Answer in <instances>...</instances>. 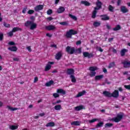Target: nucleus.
<instances>
[{
  "instance_id": "1",
  "label": "nucleus",
  "mask_w": 130,
  "mask_h": 130,
  "mask_svg": "<svg viewBox=\"0 0 130 130\" xmlns=\"http://www.w3.org/2000/svg\"><path fill=\"white\" fill-rule=\"evenodd\" d=\"M24 26L27 28L30 27V30H34L37 28V24L34 23V21H27L24 23Z\"/></svg>"
},
{
  "instance_id": "2",
  "label": "nucleus",
  "mask_w": 130,
  "mask_h": 130,
  "mask_svg": "<svg viewBox=\"0 0 130 130\" xmlns=\"http://www.w3.org/2000/svg\"><path fill=\"white\" fill-rule=\"evenodd\" d=\"M78 34V31L74 29H70L69 31H67L66 35L67 38H72L73 35H76Z\"/></svg>"
},
{
  "instance_id": "3",
  "label": "nucleus",
  "mask_w": 130,
  "mask_h": 130,
  "mask_svg": "<svg viewBox=\"0 0 130 130\" xmlns=\"http://www.w3.org/2000/svg\"><path fill=\"white\" fill-rule=\"evenodd\" d=\"M123 118V115L121 114H118L117 115V116L115 118H113L112 119L113 121H114L115 122H119L120 120H121V119Z\"/></svg>"
},
{
  "instance_id": "4",
  "label": "nucleus",
  "mask_w": 130,
  "mask_h": 130,
  "mask_svg": "<svg viewBox=\"0 0 130 130\" xmlns=\"http://www.w3.org/2000/svg\"><path fill=\"white\" fill-rule=\"evenodd\" d=\"M66 51L69 54H74L75 53V48L71 47L70 46H67L66 48Z\"/></svg>"
},
{
  "instance_id": "5",
  "label": "nucleus",
  "mask_w": 130,
  "mask_h": 130,
  "mask_svg": "<svg viewBox=\"0 0 130 130\" xmlns=\"http://www.w3.org/2000/svg\"><path fill=\"white\" fill-rule=\"evenodd\" d=\"M84 57H88V58H91L94 56V54L92 53H89L88 52H84L83 53Z\"/></svg>"
},
{
  "instance_id": "6",
  "label": "nucleus",
  "mask_w": 130,
  "mask_h": 130,
  "mask_svg": "<svg viewBox=\"0 0 130 130\" xmlns=\"http://www.w3.org/2000/svg\"><path fill=\"white\" fill-rule=\"evenodd\" d=\"M43 8H44V6L43 5H39L35 7L34 10L35 12H39L40 11H42V10H43Z\"/></svg>"
},
{
  "instance_id": "7",
  "label": "nucleus",
  "mask_w": 130,
  "mask_h": 130,
  "mask_svg": "<svg viewBox=\"0 0 130 130\" xmlns=\"http://www.w3.org/2000/svg\"><path fill=\"white\" fill-rule=\"evenodd\" d=\"M96 7H94L95 10H100L102 8V2H100L99 0H98L96 3Z\"/></svg>"
},
{
  "instance_id": "8",
  "label": "nucleus",
  "mask_w": 130,
  "mask_h": 130,
  "mask_svg": "<svg viewBox=\"0 0 130 130\" xmlns=\"http://www.w3.org/2000/svg\"><path fill=\"white\" fill-rule=\"evenodd\" d=\"M122 64H123V68H125V69L130 68V61L124 60L122 62Z\"/></svg>"
},
{
  "instance_id": "9",
  "label": "nucleus",
  "mask_w": 130,
  "mask_h": 130,
  "mask_svg": "<svg viewBox=\"0 0 130 130\" xmlns=\"http://www.w3.org/2000/svg\"><path fill=\"white\" fill-rule=\"evenodd\" d=\"M119 96V92L117 90H115L112 93H111V96L114 98H117Z\"/></svg>"
},
{
  "instance_id": "10",
  "label": "nucleus",
  "mask_w": 130,
  "mask_h": 130,
  "mask_svg": "<svg viewBox=\"0 0 130 130\" xmlns=\"http://www.w3.org/2000/svg\"><path fill=\"white\" fill-rule=\"evenodd\" d=\"M101 17V20L102 21H108L110 19V17L109 16H107L106 14L102 15L100 16Z\"/></svg>"
},
{
  "instance_id": "11",
  "label": "nucleus",
  "mask_w": 130,
  "mask_h": 130,
  "mask_svg": "<svg viewBox=\"0 0 130 130\" xmlns=\"http://www.w3.org/2000/svg\"><path fill=\"white\" fill-rule=\"evenodd\" d=\"M120 11L123 13V14H125L126 13H128V10L126 8V7L124 6H121L120 7Z\"/></svg>"
},
{
  "instance_id": "12",
  "label": "nucleus",
  "mask_w": 130,
  "mask_h": 130,
  "mask_svg": "<svg viewBox=\"0 0 130 130\" xmlns=\"http://www.w3.org/2000/svg\"><path fill=\"white\" fill-rule=\"evenodd\" d=\"M55 29V26L53 25H50L46 26V30H48V31H52V30H54Z\"/></svg>"
},
{
  "instance_id": "13",
  "label": "nucleus",
  "mask_w": 130,
  "mask_h": 130,
  "mask_svg": "<svg viewBox=\"0 0 130 130\" xmlns=\"http://www.w3.org/2000/svg\"><path fill=\"white\" fill-rule=\"evenodd\" d=\"M83 109H85V108L83 105H80L79 106H77L75 107V110H76V111H80V110H82Z\"/></svg>"
},
{
  "instance_id": "14",
  "label": "nucleus",
  "mask_w": 130,
  "mask_h": 130,
  "mask_svg": "<svg viewBox=\"0 0 130 130\" xmlns=\"http://www.w3.org/2000/svg\"><path fill=\"white\" fill-rule=\"evenodd\" d=\"M103 94L106 97H109V98H111V93L107 91H104L103 92Z\"/></svg>"
},
{
  "instance_id": "15",
  "label": "nucleus",
  "mask_w": 130,
  "mask_h": 130,
  "mask_svg": "<svg viewBox=\"0 0 130 130\" xmlns=\"http://www.w3.org/2000/svg\"><path fill=\"white\" fill-rule=\"evenodd\" d=\"M8 50L10 51L16 52L18 50V48L16 46H12L8 48Z\"/></svg>"
},
{
  "instance_id": "16",
  "label": "nucleus",
  "mask_w": 130,
  "mask_h": 130,
  "mask_svg": "<svg viewBox=\"0 0 130 130\" xmlns=\"http://www.w3.org/2000/svg\"><path fill=\"white\" fill-rule=\"evenodd\" d=\"M67 73L68 75H70V76H71V75H74L75 73V70L73 69H69L67 70Z\"/></svg>"
},
{
  "instance_id": "17",
  "label": "nucleus",
  "mask_w": 130,
  "mask_h": 130,
  "mask_svg": "<svg viewBox=\"0 0 130 130\" xmlns=\"http://www.w3.org/2000/svg\"><path fill=\"white\" fill-rule=\"evenodd\" d=\"M62 55H61V52H58L55 56V59H57V60H59L60 58H61V56Z\"/></svg>"
},
{
  "instance_id": "18",
  "label": "nucleus",
  "mask_w": 130,
  "mask_h": 130,
  "mask_svg": "<svg viewBox=\"0 0 130 130\" xmlns=\"http://www.w3.org/2000/svg\"><path fill=\"white\" fill-rule=\"evenodd\" d=\"M85 94H86V90H83L82 91L79 92L77 94L76 97H78V98L81 97V96L85 95Z\"/></svg>"
},
{
  "instance_id": "19",
  "label": "nucleus",
  "mask_w": 130,
  "mask_h": 130,
  "mask_svg": "<svg viewBox=\"0 0 130 130\" xmlns=\"http://www.w3.org/2000/svg\"><path fill=\"white\" fill-rule=\"evenodd\" d=\"M103 77H104L103 75H97V76H95L94 79L95 81H99V80H101V79H103Z\"/></svg>"
},
{
  "instance_id": "20",
  "label": "nucleus",
  "mask_w": 130,
  "mask_h": 130,
  "mask_svg": "<svg viewBox=\"0 0 130 130\" xmlns=\"http://www.w3.org/2000/svg\"><path fill=\"white\" fill-rule=\"evenodd\" d=\"M81 4L82 5H84L86 7H89V6H91V3H89L87 1H81Z\"/></svg>"
},
{
  "instance_id": "21",
  "label": "nucleus",
  "mask_w": 130,
  "mask_h": 130,
  "mask_svg": "<svg viewBox=\"0 0 130 130\" xmlns=\"http://www.w3.org/2000/svg\"><path fill=\"white\" fill-rule=\"evenodd\" d=\"M126 52H127V49H122L120 52L121 56H124V55H125Z\"/></svg>"
},
{
  "instance_id": "22",
  "label": "nucleus",
  "mask_w": 130,
  "mask_h": 130,
  "mask_svg": "<svg viewBox=\"0 0 130 130\" xmlns=\"http://www.w3.org/2000/svg\"><path fill=\"white\" fill-rule=\"evenodd\" d=\"M74 53L75 54H80L82 53V49L79 48L77 49H75Z\"/></svg>"
},
{
  "instance_id": "23",
  "label": "nucleus",
  "mask_w": 130,
  "mask_h": 130,
  "mask_svg": "<svg viewBox=\"0 0 130 130\" xmlns=\"http://www.w3.org/2000/svg\"><path fill=\"white\" fill-rule=\"evenodd\" d=\"M54 125H55V124L54 123V122H50L47 123V124L46 125V126H47V127H52L54 126Z\"/></svg>"
},
{
  "instance_id": "24",
  "label": "nucleus",
  "mask_w": 130,
  "mask_h": 130,
  "mask_svg": "<svg viewBox=\"0 0 130 130\" xmlns=\"http://www.w3.org/2000/svg\"><path fill=\"white\" fill-rule=\"evenodd\" d=\"M70 79L72 83H76V82H77V79H76V77H75L74 75H70Z\"/></svg>"
},
{
  "instance_id": "25",
  "label": "nucleus",
  "mask_w": 130,
  "mask_h": 130,
  "mask_svg": "<svg viewBox=\"0 0 130 130\" xmlns=\"http://www.w3.org/2000/svg\"><path fill=\"white\" fill-rule=\"evenodd\" d=\"M57 12L58 14L63 13V12H64V8L60 7L59 9H57Z\"/></svg>"
},
{
  "instance_id": "26",
  "label": "nucleus",
  "mask_w": 130,
  "mask_h": 130,
  "mask_svg": "<svg viewBox=\"0 0 130 130\" xmlns=\"http://www.w3.org/2000/svg\"><path fill=\"white\" fill-rule=\"evenodd\" d=\"M54 84V81H53V80H50V81L46 83V87H50L51 85H53Z\"/></svg>"
},
{
  "instance_id": "27",
  "label": "nucleus",
  "mask_w": 130,
  "mask_h": 130,
  "mask_svg": "<svg viewBox=\"0 0 130 130\" xmlns=\"http://www.w3.org/2000/svg\"><path fill=\"white\" fill-rule=\"evenodd\" d=\"M7 108H8L9 110H11V111H15L16 110H18L17 108H13L10 106H7Z\"/></svg>"
},
{
  "instance_id": "28",
  "label": "nucleus",
  "mask_w": 130,
  "mask_h": 130,
  "mask_svg": "<svg viewBox=\"0 0 130 130\" xmlns=\"http://www.w3.org/2000/svg\"><path fill=\"white\" fill-rule=\"evenodd\" d=\"M121 29V26L120 25L118 24L115 27L113 28V31H118L119 30H120Z\"/></svg>"
},
{
  "instance_id": "29",
  "label": "nucleus",
  "mask_w": 130,
  "mask_h": 130,
  "mask_svg": "<svg viewBox=\"0 0 130 130\" xmlns=\"http://www.w3.org/2000/svg\"><path fill=\"white\" fill-rule=\"evenodd\" d=\"M57 93L59 94H62V95H64L66 94V91H64L62 89H58L57 90Z\"/></svg>"
},
{
  "instance_id": "30",
  "label": "nucleus",
  "mask_w": 130,
  "mask_h": 130,
  "mask_svg": "<svg viewBox=\"0 0 130 130\" xmlns=\"http://www.w3.org/2000/svg\"><path fill=\"white\" fill-rule=\"evenodd\" d=\"M101 25V22H100L94 21L93 23V25L95 28L97 27H99V26H100Z\"/></svg>"
},
{
  "instance_id": "31",
  "label": "nucleus",
  "mask_w": 130,
  "mask_h": 130,
  "mask_svg": "<svg viewBox=\"0 0 130 130\" xmlns=\"http://www.w3.org/2000/svg\"><path fill=\"white\" fill-rule=\"evenodd\" d=\"M22 28H21L19 27H14L12 29V31L13 32H17V31H22Z\"/></svg>"
},
{
  "instance_id": "32",
  "label": "nucleus",
  "mask_w": 130,
  "mask_h": 130,
  "mask_svg": "<svg viewBox=\"0 0 130 130\" xmlns=\"http://www.w3.org/2000/svg\"><path fill=\"white\" fill-rule=\"evenodd\" d=\"M114 67H115V62L113 61L109 63L108 69H112V68H114Z\"/></svg>"
},
{
  "instance_id": "33",
  "label": "nucleus",
  "mask_w": 130,
  "mask_h": 130,
  "mask_svg": "<svg viewBox=\"0 0 130 130\" xmlns=\"http://www.w3.org/2000/svg\"><path fill=\"white\" fill-rule=\"evenodd\" d=\"M50 69H51V65H50L49 64H47L46 67L45 68V71L48 72V71H49Z\"/></svg>"
},
{
  "instance_id": "34",
  "label": "nucleus",
  "mask_w": 130,
  "mask_h": 130,
  "mask_svg": "<svg viewBox=\"0 0 130 130\" xmlns=\"http://www.w3.org/2000/svg\"><path fill=\"white\" fill-rule=\"evenodd\" d=\"M89 70L91 72H95V71H97V70H98V68L96 67H90Z\"/></svg>"
},
{
  "instance_id": "35",
  "label": "nucleus",
  "mask_w": 130,
  "mask_h": 130,
  "mask_svg": "<svg viewBox=\"0 0 130 130\" xmlns=\"http://www.w3.org/2000/svg\"><path fill=\"white\" fill-rule=\"evenodd\" d=\"M97 14V10H95L92 12V15L91 16V18L92 19H95L96 18V15Z\"/></svg>"
},
{
  "instance_id": "36",
  "label": "nucleus",
  "mask_w": 130,
  "mask_h": 130,
  "mask_svg": "<svg viewBox=\"0 0 130 130\" xmlns=\"http://www.w3.org/2000/svg\"><path fill=\"white\" fill-rule=\"evenodd\" d=\"M55 110H60L61 109V105H58L54 106Z\"/></svg>"
},
{
  "instance_id": "37",
  "label": "nucleus",
  "mask_w": 130,
  "mask_h": 130,
  "mask_svg": "<svg viewBox=\"0 0 130 130\" xmlns=\"http://www.w3.org/2000/svg\"><path fill=\"white\" fill-rule=\"evenodd\" d=\"M71 125H80V122L78 121H73L71 123Z\"/></svg>"
},
{
  "instance_id": "38",
  "label": "nucleus",
  "mask_w": 130,
  "mask_h": 130,
  "mask_svg": "<svg viewBox=\"0 0 130 130\" xmlns=\"http://www.w3.org/2000/svg\"><path fill=\"white\" fill-rule=\"evenodd\" d=\"M104 124V123L103 122H100L96 125L95 127H102V126H103Z\"/></svg>"
},
{
  "instance_id": "39",
  "label": "nucleus",
  "mask_w": 130,
  "mask_h": 130,
  "mask_svg": "<svg viewBox=\"0 0 130 130\" xmlns=\"http://www.w3.org/2000/svg\"><path fill=\"white\" fill-rule=\"evenodd\" d=\"M10 129H12V130L17 129H18V126L14 125H10Z\"/></svg>"
},
{
  "instance_id": "40",
  "label": "nucleus",
  "mask_w": 130,
  "mask_h": 130,
  "mask_svg": "<svg viewBox=\"0 0 130 130\" xmlns=\"http://www.w3.org/2000/svg\"><path fill=\"white\" fill-rule=\"evenodd\" d=\"M69 17H70V18H71V19H73V20H74V21H77V17H76L75 15L69 14Z\"/></svg>"
},
{
  "instance_id": "41",
  "label": "nucleus",
  "mask_w": 130,
  "mask_h": 130,
  "mask_svg": "<svg viewBox=\"0 0 130 130\" xmlns=\"http://www.w3.org/2000/svg\"><path fill=\"white\" fill-rule=\"evenodd\" d=\"M95 75H96V72L95 71H91L90 72V74H89V76L91 78L93 77H95Z\"/></svg>"
},
{
  "instance_id": "42",
  "label": "nucleus",
  "mask_w": 130,
  "mask_h": 130,
  "mask_svg": "<svg viewBox=\"0 0 130 130\" xmlns=\"http://www.w3.org/2000/svg\"><path fill=\"white\" fill-rule=\"evenodd\" d=\"M108 10L109 12H113V10H114V7L111 5H109L108 7Z\"/></svg>"
},
{
  "instance_id": "43",
  "label": "nucleus",
  "mask_w": 130,
  "mask_h": 130,
  "mask_svg": "<svg viewBox=\"0 0 130 130\" xmlns=\"http://www.w3.org/2000/svg\"><path fill=\"white\" fill-rule=\"evenodd\" d=\"M113 126V124L110 123H106L105 125V127H111V126Z\"/></svg>"
},
{
  "instance_id": "44",
  "label": "nucleus",
  "mask_w": 130,
  "mask_h": 130,
  "mask_svg": "<svg viewBox=\"0 0 130 130\" xmlns=\"http://www.w3.org/2000/svg\"><path fill=\"white\" fill-rule=\"evenodd\" d=\"M96 50H98L100 52H103V49L101 47H96Z\"/></svg>"
},
{
  "instance_id": "45",
  "label": "nucleus",
  "mask_w": 130,
  "mask_h": 130,
  "mask_svg": "<svg viewBox=\"0 0 130 130\" xmlns=\"http://www.w3.org/2000/svg\"><path fill=\"white\" fill-rule=\"evenodd\" d=\"M4 26L6 27V28H10V27H11V25H10V24L6 23V22H4Z\"/></svg>"
},
{
  "instance_id": "46",
  "label": "nucleus",
  "mask_w": 130,
  "mask_h": 130,
  "mask_svg": "<svg viewBox=\"0 0 130 130\" xmlns=\"http://www.w3.org/2000/svg\"><path fill=\"white\" fill-rule=\"evenodd\" d=\"M34 10H29L27 12V14H28V15H32V14H34Z\"/></svg>"
},
{
  "instance_id": "47",
  "label": "nucleus",
  "mask_w": 130,
  "mask_h": 130,
  "mask_svg": "<svg viewBox=\"0 0 130 130\" xmlns=\"http://www.w3.org/2000/svg\"><path fill=\"white\" fill-rule=\"evenodd\" d=\"M53 96L54 98H58V97H59V94L57 93H54L53 94Z\"/></svg>"
},
{
  "instance_id": "48",
  "label": "nucleus",
  "mask_w": 130,
  "mask_h": 130,
  "mask_svg": "<svg viewBox=\"0 0 130 130\" xmlns=\"http://www.w3.org/2000/svg\"><path fill=\"white\" fill-rule=\"evenodd\" d=\"M47 15H51V14H52V10H51V9H49V10L47 11Z\"/></svg>"
},
{
  "instance_id": "49",
  "label": "nucleus",
  "mask_w": 130,
  "mask_h": 130,
  "mask_svg": "<svg viewBox=\"0 0 130 130\" xmlns=\"http://www.w3.org/2000/svg\"><path fill=\"white\" fill-rule=\"evenodd\" d=\"M4 40V34L0 33V41H2Z\"/></svg>"
},
{
  "instance_id": "50",
  "label": "nucleus",
  "mask_w": 130,
  "mask_h": 130,
  "mask_svg": "<svg viewBox=\"0 0 130 130\" xmlns=\"http://www.w3.org/2000/svg\"><path fill=\"white\" fill-rule=\"evenodd\" d=\"M61 102V101L60 100H58L56 102L53 103L52 104L53 105H55L56 104H59Z\"/></svg>"
},
{
  "instance_id": "51",
  "label": "nucleus",
  "mask_w": 130,
  "mask_h": 130,
  "mask_svg": "<svg viewBox=\"0 0 130 130\" xmlns=\"http://www.w3.org/2000/svg\"><path fill=\"white\" fill-rule=\"evenodd\" d=\"M14 31H13V30H12L11 31H10L9 32H8V35L10 37H12V36H13V35H14Z\"/></svg>"
},
{
  "instance_id": "52",
  "label": "nucleus",
  "mask_w": 130,
  "mask_h": 130,
  "mask_svg": "<svg viewBox=\"0 0 130 130\" xmlns=\"http://www.w3.org/2000/svg\"><path fill=\"white\" fill-rule=\"evenodd\" d=\"M95 121H97V119L94 118L89 120L90 123H93V122H95Z\"/></svg>"
},
{
  "instance_id": "53",
  "label": "nucleus",
  "mask_w": 130,
  "mask_h": 130,
  "mask_svg": "<svg viewBox=\"0 0 130 130\" xmlns=\"http://www.w3.org/2000/svg\"><path fill=\"white\" fill-rule=\"evenodd\" d=\"M124 87L125 89H126L127 90H130V84L128 85H124Z\"/></svg>"
},
{
  "instance_id": "54",
  "label": "nucleus",
  "mask_w": 130,
  "mask_h": 130,
  "mask_svg": "<svg viewBox=\"0 0 130 130\" xmlns=\"http://www.w3.org/2000/svg\"><path fill=\"white\" fill-rule=\"evenodd\" d=\"M9 45H16V44L15 42L13 41H10L8 43Z\"/></svg>"
},
{
  "instance_id": "55",
  "label": "nucleus",
  "mask_w": 130,
  "mask_h": 130,
  "mask_svg": "<svg viewBox=\"0 0 130 130\" xmlns=\"http://www.w3.org/2000/svg\"><path fill=\"white\" fill-rule=\"evenodd\" d=\"M26 12H27V7L24 8L22 9V13L23 14H26Z\"/></svg>"
},
{
  "instance_id": "56",
  "label": "nucleus",
  "mask_w": 130,
  "mask_h": 130,
  "mask_svg": "<svg viewBox=\"0 0 130 130\" xmlns=\"http://www.w3.org/2000/svg\"><path fill=\"white\" fill-rule=\"evenodd\" d=\"M46 36L47 37H49V38H51V37H52V35L49 34V33H47L46 34Z\"/></svg>"
},
{
  "instance_id": "57",
  "label": "nucleus",
  "mask_w": 130,
  "mask_h": 130,
  "mask_svg": "<svg viewBox=\"0 0 130 130\" xmlns=\"http://www.w3.org/2000/svg\"><path fill=\"white\" fill-rule=\"evenodd\" d=\"M26 48H27L28 51H29V52H31V51H32V49H31L30 46H28Z\"/></svg>"
},
{
  "instance_id": "58",
  "label": "nucleus",
  "mask_w": 130,
  "mask_h": 130,
  "mask_svg": "<svg viewBox=\"0 0 130 130\" xmlns=\"http://www.w3.org/2000/svg\"><path fill=\"white\" fill-rule=\"evenodd\" d=\"M59 24H60V25H62V26H66V21L59 22Z\"/></svg>"
},
{
  "instance_id": "59",
  "label": "nucleus",
  "mask_w": 130,
  "mask_h": 130,
  "mask_svg": "<svg viewBox=\"0 0 130 130\" xmlns=\"http://www.w3.org/2000/svg\"><path fill=\"white\" fill-rule=\"evenodd\" d=\"M117 4V6H120V4H121V0H118Z\"/></svg>"
},
{
  "instance_id": "60",
  "label": "nucleus",
  "mask_w": 130,
  "mask_h": 130,
  "mask_svg": "<svg viewBox=\"0 0 130 130\" xmlns=\"http://www.w3.org/2000/svg\"><path fill=\"white\" fill-rule=\"evenodd\" d=\"M103 71L105 73V74H107V69H106V68H104L103 69Z\"/></svg>"
},
{
  "instance_id": "61",
  "label": "nucleus",
  "mask_w": 130,
  "mask_h": 130,
  "mask_svg": "<svg viewBox=\"0 0 130 130\" xmlns=\"http://www.w3.org/2000/svg\"><path fill=\"white\" fill-rule=\"evenodd\" d=\"M51 47H53L54 48H57V46L55 44L51 45Z\"/></svg>"
},
{
  "instance_id": "62",
  "label": "nucleus",
  "mask_w": 130,
  "mask_h": 130,
  "mask_svg": "<svg viewBox=\"0 0 130 130\" xmlns=\"http://www.w3.org/2000/svg\"><path fill=\"white\" fill-rule=\"evenodd\" d=\"M13 60L14 61H19V58L15 57V58H13Z\"/></svg>"
},
{
  "instance_id": "63",
  "label": "nucleus",
  "mask_w": 130,
  "mask_h": 130,
  "mask_svg": "<svg viewBox=\"0 0 130 130\" xmlns=\"http://www.w3.org/2000/svg\"><path fill=\"white\" fill-rule=\"evenodd\" d=\"M106 27H107V29H108V30H110V28H111L110 25H109V24H106Z\"/></svg>"
},
{
  "instance_id": "64",
  "label": "nucleus",
  "mask_w": 130,
  "mask_h": 130,
  "mask_svg": "<svg viewBox=\"0 0 130 130\" xmlns=\"http://www.w3.org/2000/svg\"><path fill=\"white\" fill-rule=\"evenodd\" d=\"M81 43L82 42H81V41H78L76 42V45H80Z\"/></svg>"
}]
</instances>
